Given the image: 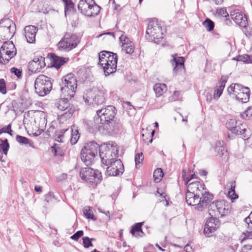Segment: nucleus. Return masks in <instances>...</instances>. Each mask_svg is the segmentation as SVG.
<instances>
[{
  "label": "nucleus",
  "instance_id": "obj_14",
  "mask_svg": "<svg viewBox=\"0 0 252 252\" xmlns=\"http://www.w3.org/2000/svg\"><path fill=\"white\" fill-rule=\"evenodd\" d=\"M231 19L239 27L246 28L248 24L247 18L246 15L239 9H234L230 12Z\"/></svg>",
  "mask_w": 252,
  "mask_h": 252
},
{
  "label": "nucleus",
  "instance_id": "obj_5",
  "mask_svg": "<svg viewBox=\"0 0 252 252\" xmlns=\"http://www.w3.org/2000/svg\"><path fill=\"white\" fill-rule=\"evenodd\" d=\"M163 37L162 28L157 20H153L149 23L146 30V38L150 42L158 44Z\"/></svg>",
  "mask_w": 252,
  "mask_h": 252
},
{
  "label": "nucleus",
  "instance_id": "obj_22",
  "mask_svg": "<svg viewBox=\"0 0 252 252\" xmlns=\"http://www.w3.org/2000/svg\"><path fill=\"white\" fill-rule=\"evenodd\" d=\"M236 130H238L237 133H234L237 135H240L244 140L248 139L251 135L250 129L248 128L247 125L245 123H242L241 121H239Z\"/></svg>",
  "mask_w": 252,
  "mask_h": 252
},
{
  "label": "nucleus",
  "instance_id": "obj_43",
  "mask_svg": "<svg viewBox=\"0 0 252 252\" xmlns=\"http://www.w3.org/2000/svg\"><path fill=\"white\" fill-rule=\"evenodd\" d=\"M67 129H63L57 131L55 134L56 140L59 142H63L62 137L63 136L64 133L67 131Z\"/></svg>",
  "mask_w": 252,
  "mask_h": 252
},
{
  "label": "nucleus",
  "instance_id": "obj_50",
  "mask_svg": "<svg viewBox=\"0 0 252 252\" xmlns=\"http://www.w3.org/2000/svg\"><path fill=\"white\" fill-rule=\"evenodd\" d=\"M84 232L82 230H79L72 235L70 238L75 241H77L79 238L83 236Z\"/></svg>",
  "mask_w": 252,
  "mask_h": 252
},
{
  "label": "nucleus",
  "instance_id": "obj_24",
  "mask_svg": "<svg viewBox=\"0 0 252 252\" xmlns=\"http://www.w3.org/2000/svg\"><path fill=\"white\" fill-rule=\"evenodd\" d=\"M124 132V128L119 120L111 118V136H117Z\"/></svg>",
  "mask_w": 252,
  "mask_h": 252
},
{
  "label": "nucleus",
  "instance_id": "obj_41",
  "mask_svg": "<svg viewBox=\"0 0 252 252\" xmlns=\"http://www.w3.org/2000/svg\"><path fill=\"white\" fill-rule=\"evenodd\" d=\"M135 162L136 168H139L144 159V155L142 153H137L135 156Z\"/></svg>",
  "mask_w": 252,
  "mask_h": 252
},
{
  "label": "nucleus",
  "instance_id": "obj_33",
  "mask_svg": "<svg viewBox=\"0 0 252 252\" xmlns=\"http://www.w3.org/2000/svg\"><path fill=\"white\" fill-rule=\"evenodd\" d=\"M94 209L92 207L86 206L83 209V213L87 219L95 220L96 218L94 214Z\"/></svg>",
  "mask_w": 252,
  "mask_h": 252
},
{
  "label": "nucleus",
  "instance_id": "obj_10",
  "mask_svg": "<svg viewBox=\"0 0 252 252\" xmlns=\"http://www.w3.org/2000/svg\"><path fill=\"white\" fill-rule=\"evenodd\" d=\"M80 42V38L74 34L65 33L58 44V49L61 51L68 52L76 48Z\"/></svg>",
  "mask_w": 252,
  "mask_h": 252
},
{
  "label": "nucleus",
  "instance_id": "obj_12",
  "mask_svg": "<svg viewBox=\"0 0 252 252\" xmlns=\"http://www.w3.org/2000/svg\"><path fill=\"white\" fill-rule=\"evenodd\" d=\"M80 175L83 180L89 183L96 184L100 182L102 177L101 173L98 170H95L89 167L81 169Z\"/></svg>",
  "mask_w": 252,
  "mask_h": 252
},
{
  "label": "nucleus",
  "instance_id": "obj_49",
  "mask_svg": "<svg viewBox=\"0 0 252 252\" xmlns=\"http://www.w3.org/2000/svg\"><path fill=\"white\" fill-rule=\"evenodd\" d=\"M111 157H113L112 152L115 157L117 158L118 155V148L116 143L111 142Z\"/></svg>",
  "mask_w": 252,
  "mask_h": 252
},
{
  "label": "nucleus",
  "instance_id": "obj_57",
  "mask_svg": "<svg viewBox=\"0 0 252 252\" xmlns=\"http://www.w3.org/2000/svg\"><path fill=\"white\" fill-rule=\"evenodd\" d=\"M53 198V193L52 192H49L48 194L45 195V201H46L47 202H51Z\"/></svg>",
  "mask_w": 252,
  "mask_h": 252
},
{
  "label": "nucleus",
  "instance_id": "obj_45",
  "mask_svg": "<svg viewBox=\"0 0 252 252\" xmlns=\"http://www.w3.org/2000/svg\"><path fill=\"white\" fill-rule=\"evenodd\" d=\"M83 246L85 248H88L90 247H93V244L91 242V239L88 237H83L82 238Z\"/></svg>",
  "mask_w": 252,
  "mask_h": 252
},
{
  "label": "nucleus",
  "instance_id": "obj_58",
  "mask_svg": "<svg viewBox=\"0 0 252 252\" xmlns=\"http://www.w3.org/2000/svg\"><path fill=\"white\" fill-rule=\"evenodd\" d=\"M113 3L114 4L113 8L114 12L117 14L119 13L121 10V6L119 4H116L114 0H113Z\"/></svg>",
  "mask_w": 252,
  "mask_h": 252
},
{
  "label": "nucleus",
  "instance_id": "obj_30",
  "mask_svg": "<svg viewBox=\"0 0 252 252\" xmlns=\"http://www.w3.org/2000/svg\"><path fill=\"white\" fill-rule=\"evenodd\" d=\"M80 137V134L78 131V127L75 125L71 126V137L70 142L71 144H75Z\"/></svg>",
  "mask_w": 252,
  "mask_h": 252
},
{
  "label": "nucleus",
  "instance_id": "obj_27",
  "mask_svg": "<svg viewBox=\"0 0 252 252\" xmlns=\"http://www.w3.org/2000/svg\"><path fill=\"white\" fill-rule=\"evenodd\" d=\"M154 90L156 96L160 97L167 91V88L165 84L157 83L154 86Z\"/></svg>",
  "mask_w": 252,
  "mask_h": 252
},
{
  "label": "nucleus",
  "instance_id": "obj_8",
  "mask_svg": "<svg viewBox=\"0 0 252 252\" xmlns=\"http://www.w3.org/2000/svg\"><path fill=\"white\" fill-rule=\"evenodd\" d=\"M34 88L36 93L39 96L47 95L52 88L50 78L44 75H39L35 80Z\"/></svg>",
  "mask_w": 252,
  "mask_h": 252
},
{
  "label": "nucleus",
  "instance_id": "obj_36",
  "mask_svg": "<svg viewBox=\"0 0 252 252\" xmlns=\"http://www.w3.org/2000/svg\"><path fill=\"white\" fill-rule=\"evenodd\" d=\"M64 3V12L66 15L67 13L74 11V4L71 0H63Z\"/></svg>",
  "mask_w": 252,
  "mask_h": 252
},
{
  "label": "nucleus",
  "instance_id": "obj_7",
  "mask_svg": "<svg viewBox=\"0 0 252 252\" xmlns=\"http://www.w3.org/2000/svg\"><path fill=\"white\" fill-rule=\"evenodd\" d=\"M227 92L241 102L246 103L250 98V90L248 87L239 84H231L227 88Z\"/></svg>",
  "mask_w": 252,
  "mask_h": 252
},
{
  "label": "nucleus",
  "instance_id": "obj_40",
  "mask_svg": "<svg viewBox=\"0 0 252 252\" xmlns=\"http://www.w3.org/2000/svg\"><path fill=\"white\" fill-rule=\"evenodd\" d=\"M241 117L246 120L252 119V107H248L242 114Z\"/></svg>",
  "mask_w": 252,
  "mask_h": 252
},
{
  "label": "nucleus",
  "instance_id": "obj_37",
  "mask_svg": "<svg viewBox=\"0 0 252 252\" xmlns=\"http://www.w3.org/2000/svg\"><path fill=\"white\" fill-rule=\"evenodd\" d=\"M163 172L161 168L156 169L153 174V177L156 183H159L163 177Z\"/></svg>",
  "mask_w": 252,
  "mask_h": 252
},
{
  "label": "nucleus",
  "instance_id": "obj_28",
  "mask_svg": "<svg viewBox=\"0 0 252 252\" xmlns=\"http://www.w3.org/2000/svg\"><path fill=\"white\" fill-rule=\"evenodd\" d=\"M53 65L56 68H60L66 62V59L53 54L52 55Z\"/></svg>",
  "mask_w": 252,
  "mask_h": 252
},
{
  "label": "nucleus",
  "instance_id": "obj_20",
  "mask_svg": "<svg viewBox=\"0 0 252 252\" xmlns=\"http://www.w3.org/2000/svg\"><path fill=\"white\" fill-rule=\"evenodd\" d=\"M25 36L27 41L29 43H33L35 42V36L37 28L34 26H27L24 28Z\"/></svg>",
  "mask_w": 252,
  "mask_h": 252
},
{
  "label": "nucleus",
  "instance_id": "obj_60",
  "mask_svg": "<svg viewBox=\"0 0 252 252\" xmlns=\"http://www.w3.org/2000/svg\"><path fill=\"white\" fill-rule=\"evenodd\" d=\"M57 144H54V145L51 147L52 152H54L55 156L60 155L61 156H62V155L60 153H58V147H57Z\"/></svg>",
  "mask_w": 252,
  "mask_h": 252
},
{
  "label": "nucleus",
  "instance_id": "obj_15",
  "mask_svg": "<svg viewBox=\"0 0 252 252\" xmlns=\"http://www.w3.org/2000/svg\"><path fill=\"white\" fill-rule=\"evenodd\" d=\"M172 59L170 63L173 67V72L175 75L182 72L185 70V59L182 57H179L177 54L171 56Z\"/></svg>",
  "mask_w": 252,
  "mask_h": 252
},
{
  "label": "nucleus",
  "instance_id": "obj_11",
  "mask_svg": "<svg viewBox=\"0 0 252 252\" xmlns=\"http://www.w3.org/2000/svg\"><path fill=\"white\" fill-rule=\"evenodd\" d=\"M17 53V50L12 41L5 42L0 49V63L5 64L14 57Z\"/></svg>",
  "mask_w": 252,
  "mask_h": 252
},
{
  "label": "nucleus",
  "instance_id": "obj_1",
  "mask_svg": "<svg viewBox=\"0 0 252 252\" xmlns=\"http://www.w3.org/2000/svg\"><path fill=\"white\" fill-rule=\"evenodd\" d=\"M187 186L186 202L196 210L202 211L213 199V195L205 188L203 182L196 178Z\"/></svg>",
  "mask_w": 252,
  "mask_h": 252
},
{
  "label": "nucleus",
  "instance_id": "obj_56",
  "mask_svg": "<svg viewBox=\"0 0 252 252\" xmlns=\"http://www.w3.org/2000/svg\"><path fill=\"white\" fill-rule=\"evenodd\" d=\"M228 196L232 200L238 197V195L235 193V191H228Z\"/></svg>",
  "mask_w": 252,
  "mask_h": 252
},
{
  "label": "nucleus",
  "instance_id": "obj_63",
  "mask_svg": "<svg viewBox=\"0 0 252 252\" xmlns=\"http://www.w3.org/2000/svg\"><path fill=\"white\" fill-rule=\"evenodd\" d=\"M227 78L226 76H221L220 79V84H222L225 85V84L227 82Z\"/></svg>",
  "mask_w": 252,
  "mask_h": 252
},
{
  "label": "nucleus",
  "instance_id": "obj_54",
  "mask_svg": "<svg viewBox=\"0 0 252 252\" xmlns=\"http://www.w3.org/2000/svg\"><path fill=\"white\" fill-rule=\"evenodd\" d=\"M222 92L218 90L217 89H215L213 94V98L214 100H217L220 97L221 95Z\"/></svg>",
  "mask_w": 252,
  "mask_h": 252
},
{
  "label": "nucleus",
  "instance_id": "obj_51",
  "mask_svg": "<svg viewBox=\"0 0 252 252\" xmlns=\"http://www.w3.org/2000/svg\"><path fill=\"white\" fill-rule=\"evenodd\" d=\"M181 92L179 91H174L173 94L170 97V100L171 101H176L180 100Z\"/></svg>",
  "mask_w": 252,
  "mask_h": 252
},
{
  "label": "nucleus",
  "instance_id": "obj_55",
  "mask_svg": "<svg viewBox=\"0 0 252 252\" xmlns=\"http://www.w3.org/2000/svg\"><path fill=\"white\" fill-rule=\"evenodd\" d=\"M228 188V191H235V189L236 187V183L235 181H232L229 183V184L227 185Z\"/></svg>",
  "mask_w": 252,
  "mask_h": 252
},
{
  "label": "nucleus",
  "instance_id": "obj_53",
  "mask_svg": "<svg viewBox=\"0 0 252 252\" xmlns=\"http://www.w3.org/2000/svg\"><path fill=\"white\" fill-rule=\"evenodd\" d=\"M9 132H13L11 128V125L9 124L7 126L3 127L0 129V133H7L11 135V133Z\"/></svg>",
  "mask_w": 252,
  "mask_h": 252
},
{
  "label": "nucleus",
  "instance_id": "obj_3",
  "mask_svg": "<svg viewBox=\"0 0 252 252\" xmlns=\"http://www.w3.org/2000/svg\"><path fill=\"white\" fill-rule=\"evenodd\" d=\"M94 123L98 125V131L103 135L110 134V110L104 108L96 111V115L94 117Z\"/></svg>",
  "mask_w": 252,
  "mask_h": 252
},
{
  "label": "nucleus",
  "instance_id": "obj_52",
  "mask_svg": "<svg viewBox=\"0 0 252 252\" xmlns=\"http://www.w3.org/2000/svg\"><path fill=\"white\" fill-rule=\"evenodd\" d=\"M205 97L206 102L208 103H210L212 100L214 99L213 95L212 96V93L210 91L205 93Z\"/></svg>",
  "mask_w": 252,
  "mask_h": 252
},
{
  "label": "nucleus",
  "instance_id": "obj_62",
  "mask_svg": "<svg viewBox=\"0 0 252 252\" xmlns=\"http://www.w3.org/2000/svg\"><path fill=\"white\" fill-rule=\"evenodd\" d=\"M43 132V130L42 129H38L34 132H32V134L34 137H37L40 135Z\"/></svg>",
  "mask_w": 252,
  "mask_h": 252
},
{
  "label": "nucleus",
  "instance_id": "obj_44",
  "mask_svg": "<svg viewBox=\"0 0 252 252\" xmlns=\"http://www.w3.org/2000/svg\"><path fill=\"white\" fill-rule=\"evenodd\" d=\"M233 60L247 63H251L250 57L246 54L238 56L237 58H234Z\"/></svg>",
  "mask_w": 252,
  "mask_h": 252
},
{
  "label": "nucleus",
  "instance_id": "obj_46",
  "mask_svg": "<svg viewBox=\"0 0 252 252\" xmlns=\"http://www.w3.org/2000/svg\"><path fill=\"white\" fill-rule=\"evenodd\" d=\"M216 14L222 17H227L229 16V14L226 11L225 8H221L217 9Z\"/></svg>",
  "mask_w": 252,
  "mask_h": 252
},
{
  "label": "nucleus",
  "instance_id": "obj_17",
  "mask_svg": "<svg viewBox=\"0 0 252 252\" xmlns=\"http://www.w3.org/2000/svg\"><path fill=\"white\" fill-rule=\"evenodd\" d=\"M122 50L126 54H132L134 51V45L132 41L124 34H121L119 37Z\"/></svg>",
  "mask_w": 252,
  "mask_h": 252
},
{
  "label": "nucleus",
  "instance_id": "obj_35",
  "mask_svg": "<svg viewBox=\"0 0 252 252\" xmlns=\"http://www.w3.org/2000/svg\"><path fill=\"white\" fill-rule=\"evenodd\" d=\"M182 178H183L185 184L187 185L192 180H194L196 177L194 174H189L188 172L185 170H183L182 172Z\"/></svg>",
  "mask_w": 252,
  "mask_h": 252
},
{
  "label": "nucleus",
  "instance_id": "obj_19",
  "mask_svg": "<svg viewBox=\"0 0 252 252\" xmlns=\"http://www.w3.org/2000/svg\"><path fill=\"white\" fill-rule=\"evenodd\" d=\"M124 172V167L122 161L111 158V176L122 175Z\"/></svg>",
  "mask_w": 252,
  "mask_h": 252
},
{
  "label": "nucleus",
  "instance_id": "obj_4",
  "mask_svg": "<svg viewBox=\"0 0 252 252\" xmlns=\"http://www.w3.org/2000/svg\"><path fill=\"white\" fill-rule=\"evenodd\" d=\"M77 82L75 75L72 73H69L63 77L60 85L61 93L64 97L70 99L74 97L77 86Z\"/></svg>",
  "mask_w": 252,
  "mask_h": 252
},
{
  "label": "nucleus",
  "instance_id": "obj_21",
  "mask_svg": "<svg viewBox=\"0 0 252 252\" xmlns=\"http://www.w3.org/2000/svg\"><path fill=\"white\" fill-rule=\"evenodd\" d=\"M3 28L4 32H8L10 34L13 33L12 36L16 30L15 24L13 21L8 18L3 19L0 21V28Z\"/></svg>",
  "mask_w": 252,
  "mask_h": 252
},
{
  "label": "nucleus",
  "instance_id": "obj_9",
  "mask_svg": "<svg viewBox=\"0 0 252 252\" xmlns=\"http://www.w3.org/2000/svg\"><path fill=\"white\" fill-rule=\"evenodd\" d=\"M78 8L82 14L88 17L97 15L100 9V7L93 0H80Z\"/></svg>",
  "mask_w": 252,
  "mask_h": 252
},
{
  "label": "nucleus",
  "instance_id": "obj_6",
  "mask_svg": "<svg viewBox=\"0 0 252 252\" xmlns=\"http://www.w3.org/2000/svg\"><path fill=\"white\" fill-rule=\"evenodd\" d=\"M85 102L94 106L102 104L105 100V91L102 88H94L88 90L83 96Z\"/></svg>",
  "mask_w": 252,
  "mask_h": 252
},
{
  "label": "nucleus",
  "instance_id": "obj_34",
  "mask_svg": "<svg viewBox=\"0 0 252 252\" xmlns=\"http://www.w3.org/2000/svg\"><path fill=\"white\" fill-rule=\"evenodd\" d=\"M238 122L239 121H236L235 119H230L226 124V127L232 133H237L238 130L236 128H237Z\"/></svg>",
  "mask_w": 252,
  "mask_h": 252
},
{
  "label": "nucleus",
  "instance_id": "obj_23",
  "mask_svg": "<svg viewBox=\"0 0 252 252\" xmlns=\"http://www.w3.org/2000/svg\"><path fill=\"white\" fill-rule=\"evenodd\" d=\"M220 225V221H206L204 228V234L206 237H210Z\"/></svg>",
  "mask_w": 252,
  "mask_h": 252
},
{
  "label": "nucleus",
  "instance_id": "obj_39",
  "mask_svg": "<svg viewBox=\"0 0 252 252\" xmlns=\"http://www.w3.org/2000/svg\"><path fill=\"white\" fill-rule=\"evenodd\" d=\"M111 74H112L116 70L117 63L118 61L117 55L111 52Z\"/></svg>",
  "mask_w": 252,
  "mask_h": 252
},
{
  "label": "nucleus",
  "instance_id": "obj_42",
  "mask_svg": "<svg viewBox=\"0 0 252 252\" xmlns=\"http://www.w3.org/2000/svg\"><path fill=\"white\" fill-rule=\"evenodd\" d=\"M203 26L208 31H211L214 28V22L209 19H206L203 23Z\"/></svg>",
  "mask_w": 252,
  "mask_h": 252
},
{
  "label": "nucleus",
  "instance_id": "obj_29",
  "mask_svg": "<svg viewBox=\"0 0 252 252\" xmlns=\"http://www.w3.org/2000/svg\"><path fill=\"white\" fill-rule=\"evenodd\" d=\"M143 221L135 224L131 229L130 233L135 237L141 236L143 233L141 227L143 225Z\"/></svg>",
  "mask_w": 252,
  "mask_h": 252
},
{
  "label": "nucleus",
  "instance_id": "obj_64",
  "mask_svg": "<svg viewBox=\"0 0 252 252\" xmlns=\"http://www.w3.org/2000/svg\"><path fill=\"white\" fill-rule=\"evenodd\" d=\"M184 249L186 252H193L192 247L188 244L185 247Z\"/></svg>",
  "mask_w": 252,
  "mask_h": 252
},
{
  "label": "nucleus",
  "instance_id": "obj_13",
  "mask_svg": "<svg viewBox=\"0 0 252 252\" xmlns=\"http://www.w3.org/2000/svg\"><path fill=\"white\" fill-rule=\"evenodd\" d=\"M68 98H69L64 97L58 100L55 103V106L59 110L62 111H66L63 114L61 115V117H64L66 119L70 118L74 112V110L70 108Z\"/></svg>",
  "mask_w": 252,
  "mask_h": 252
},
{
  "label": "nucleus",
  "instance_id": "obj_31",
  "mask_svg": "<svg viewBox=\"0 0 252 252\" xmlns=\"http://www.w3.org/2000/svg\"><path fill=\"white\" fill-rule=\"evenodd\" d=\"M16 140L20 145L29 146L31 147L34 148L33 142L30 139L26 137L17 135L16 137Z\"/></svg>",
  "mask_w": 252,
  "mask_h": 252
},
{
  "label": "nucleus",
  "instance_id": "obj_38",
  "mask_svg": "<svg viewBox=\"0 0 252 252\" xmlns=\"http://www.w3.org/2000/svg\"><path fill=\"white\" fill-rule=\"evenodd\" d=\"M9 148V145L7 139L2 140L0 139V152H2L4 154L7 155Z\"/></svg>",
  "mask_w": 252,
  "mask_h": 252
},
{
  "label": "nucleus",
  "instance_id": "obj_18",
  "mask_svg": "<svg viewBox=\"0 0 252 252\" xmlns=\"http://www.w3.org/2000/svg\"><path fill=\"white\" fill-rule=\"evenodd\" d=\"M44 60L45 58L41 56L34 58L32 61L29 63L28 68L29 71L32 73L40 71L45 65Z\"/></svg>",
  "mask_w": 252,
  "mask_h": 252
},
{
  "label": "nucleus",
  "instance_id": "obj_16",
  "mask_svg": "<svg viewBox=\"0 0 252 252\" xmlns=\"http://www.w3.org/2000/svg\"><path fill=\"white\" fill-rule=\"evenodd\" d=\"M110 57V51H103L98 54L99 64L103 69L105 76H109L110 74L107 70L109 68V60Z\"/></svg>",
  "mask_w": 252,
  "mask_h": 252
},
{
  "label": "nucleus",
  "instance_id": "obj_59",
  "mask_svg": "<svg viewBox=\"0 0 252 252\" xmlns=\"http://www.w3.org/2000/svg\"><path fill=\"white\" fill-rule=\"evenodd\" d=\"M241 252H252V246L250 245L244 246L242 249Z\"/></svg>",
  "mask_w": 252,
  "mask_h": 252
},
{
  "label": "nucleus",
  "instance_id": "obj_32",
  "mask_svg": "<svg viewBox=\"0 0 252 252\" xmlns=\"http://www.w3.org/2000/svg\"><path fill=\"white\" fill-rule=\"evenodd\" d=\"M218 206L219 207V212H220V217L225 215L228 212V208L225 205V201L224 200L217 201Z\"/></svg>",
  "mask_w": 252,
  "mask_h": 252
},
{
  "label": "nucleus",
  "instance_id": "obj_2",
  "mask_svg": "<svg viewBox=\"0 0 252 252\" xmlns=\"http://www.w3.org/2000/svg\"><path fill=\"white\" fill-rule=\"evenodd\" d=\"M98 151L102 163L106 167V174L110 176L109 168L110 165V152L107 144L104 143L100 146L94 141L86 143L81 150V159L86 165L90 166L94 162Z\"/></svg>",
  "mask_w": 252,
  "mask_h": 252
},
{
  "label": "nucleus",
  "instance_id": "obj_47",
  "mask_svg": "<svg viewBox=\"0 0 252 252\" xmlns=\"http://www.w3.org/2000/svg\"><path fill=\"white\" fill-rule=\"evenodd\" d=\"M10 71L12 73L14 74L18 78L22 77V70L21 69L13 67L10 69Z\"/></svg>",
  "mask_w": 252,
  "mask_h": 252
},
{
  "label": "nucleus",
  "instance_id": "obj_48",
  "mask_svg": "<svg viewBox=\"0 0 252 252\" xmlns=\"http://www.w3.org/2000/svg\"><path fill=\"white\" fill-rule=\"evenodd\" d=\"M0 93L2 94L6 93L5 82L3 79H0Z\"/></svg>",
  "mask_w": 252,
  "mask_h": 252
},
{
  "label": "nucleus",
  "instance_id": "obj_61",
  "mask_svg": "<svg viewBox=\"0 0 252 252\" xmlns=\"http://www.w3.org/2000/svg\"><path fill=\"white\" fill-rule=\"evenodd\" d=\"M67 178V174L63 173L61 175H60L59 177H57V181L58 182H61L63 180L66 179Z\"/></svg>",
  "mask_w": 252,
  "mask_h": 252
},
{
  "label": "nucleus",
  "instance_id": "obj_26",
  "mask_svg": "<svg viewBox=\"0 0 252 252\" xmlns=\"http://www.w3.org/2000/svg\"><path fill=\"white\" fill-rule=\"evenodd\" d=\"M215 151L217 152V156L219 157L224 156L227 159V152L224 146L223 141H218L216 142L215 148Z\"/></svg>",
  "mask_w": 252,
  "mask_h": 252
},
{
  "label": "nucleus",
  "instance_id": "obj_25",
  "mask_svg": "<svg viewBox=\"0 0 252 252\" xmlns=\"http://www.w3.org/2000/svg\"><path fill=\"white\" fill-rule=\"evenodd\" d=\"M218 206L217 201L212 202L209 207L208 213L210 216V219L213 220H218L220 218V212H219V207Z\"/></svg>",
  "mask_w": 252,
  "mask_h": 252
}]
</instances>
